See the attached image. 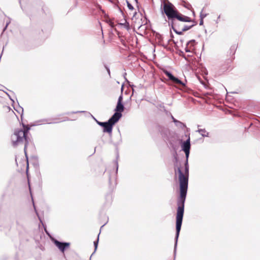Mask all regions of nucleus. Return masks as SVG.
I'll list each match as a JSON object with an SVG mask.
<instances>
[{
	"mask_svg": "<svg viewBox=\"0 0 260 260\" xmlns=\"http://www.w3.org/2000/svg\"><path fill=\"white\" fill-rule=\"evenodd\" d=\"M184 173H183L180 168H177V172L179 174V191L180 195L177 200V209L176 217V242L175 247H176L177 242L178 240L179 234L181 229L184 211V204L186 200L188 184V176H189V166L188 159H186L184 164ZM176 249V248H175Z\"/></svg>",
	"mask_w": 260,
	"mask_h": 260,
	"instance_id": "1",
	"label": "nucleus"
},
{
	"mask_svg": "<svg viewBox=\"0 0 260 260\" xmlns=\"http://www.w3.org/2000/svg\"><path fill=\"white\" fill-rule=\"evenodd\" d=\"M22 125L24 129H16L11 136V140L13 146L14 147L20 144H24V151H25L26 147L28 144L27 135L30 127L24 124ZM25 153H26V152H25ZM26 154V153H25V154Z\"/></svg>",
	"mask_w": 260,
	"mask_h": 260,
	"instance_id": "2",
	"label": "nucleus"
},
{
	"mask_svg": "<svg viewBox=\"0 0 260 260\" xmlns=\"http://www.w3.org/2000/svg\"><path fill=\"white\" fill-rule=\"evenodd\" d=\"M121 115L118 113H114V114L109 119V120L105 122L103 127V132L107 133L110 136L112 135L113 127L116 123L120 119Z\"/></svg>",
	"mask_w": 260,
	"mask_h": 260,
	"instance_id": "3",
	"label": "nucleus"
},
{
	"mask_svg": "<svg viewBox=\"0 0 260 260\" xmlns=\"http://www.w3.org/2000/svg\"><path fill=\"white\" fill-rule=\"evenodd\" d=\"M132 20L135 19L134 27L140 30H145L149 28L150 25L148 24L150 21L147 17H132Z\"/></svg>",
	"mask_w": 260,
	"mask_h": 260,
	"instance_id": "4",
	"label": "nucleus"
},
{
	"mask_svg": "<svg viewBox=\"0 0 260 260\" xmlns=\"http://www.w3.org/2000/svg\"><path fill=\"white\" fill-rule=\"evenodd\" d=\"M169 19V25H171V27L174 31L178 35H182L184 31H182V28L177 29V25L180 21H188L187 18L190 17H168Z\"/></svg>",
	"mask_w": 260,
	"mask_h": 260,
	"instance_id": "5",
	"label": "nucleus"
},
{
	"mask_svg": "<svg viewBox=\"0 0 260 260\" xmlns=\"http://www.w3.org/2000/svg\"><path fill=\"white\" fill-rule=\"evenodd\" d=\"M163 9L167 16H181L174 6L170 2L165 3Z\"/></svg>",
	"mask_w": 260,
	"mask_h": 260,
	"instance_id": "6",
	"label": "nucleus"
},
{
	"mask_svg": "<svg viewBox=\"0 0 260 260\" xmlns=\"http://www.w3.org/2000/svg\"><path fill=\"white\" fill-rule=\"evenodd\" d=\"M164 73L168 77L169 80L173 83L179 85L183 87H186V85L184 83L181 81L179 78L175 77L170 72L165 70L164 71Z\"/></svg>",
	"mask_w": 260,
	"mask_h": 260,
	"instance_id": "7",
	"label": "nucleus"
},
{
	"mask_svg": "<svg viewBox=\"0 0 260 260\" xmlns=\"http://www.w3.org/2000/svg\"><path fill=\"white\" fill-rule=\"evenodd\" d=\"M181 148L182 150L185 153L186 159H188L190 149V141L189 137L186 141L182 142L181 144Z\"/></svg>",
	"mask_w": 260,
	"mask_h": 260,
	"instance_id": "8",
	"label": "nucleus"
},
{
	"mask_svg": "<svg viewBox=\"0 0 260 260\" xmlns=\"http://www.w3.org/2000/svg\"><path fill=\"white\" fill-rule=\"evenodd\" d=\"M123 100V95L122 94L119 96L117 105L115 109V112L114 113H118L121 115V117H122L121 113L124 111V107L123 104H122Z\"/></svg>",
	"mask_w": 260,
	"mask_h": 260,
	"instance_id": "9",
	"label": "nucleus"
},
{
	"mask_svg": "<svg viewBox=\"0 0 260 260\" xmlns=\"http://www.w3.org/2000/svg\"><path fill=\"white\" fill-rule=\"evenodd\" d=\"M53 243L62 252H64L65 250L69 248L70 245L69 242H60L56 239L53 240Z\"/></svg>",
	"mask_w": 260,
	"mask_h": 260,
	"instance_id": "10",
	"label": "nucleus"
},
{
	"mask_svg": "<svg viewBox=\"0 0 260 260\" xmlns=\"http://www.w3.org/2000/svg\"><path fill=\"white\" fill-rule=\"evenodd\" d=\"M186 19L188 20V21H185V22L190 23V25L184 24L182 27V31H187L197 24V22L195 21L194 19H192L191 17Z\"/></svg>",
	"mask_w": 260,
	"mask_h": 260,
	"instance_id": "11",
	"label": "nucleus"
},
{
	"mask_svg": "<svg viewBox=\"0 0 260 260\" xmlns=\"http://www.w3.org/2000/svg\"><path fill=\"white\" fill-rule=\"evenodd\" d=\"M49 119H42L37 121H36L35 122V125H40L43 123H47L48 124H52V123H56V122H49Z\"/></svg>",
	"mask_w": 260,
	"mask_h": 260,
	"instance_id": "12",
	"label": "nucleus"
},
{
	"mask_svg": "<svg viewBox=\"0 0 260 260\" xmlns=\"http://www.w3.org/2000/svg\"><path fill=\"white\" fill-rule=\"evenodd\" d=\"M196 132H198L201 134V135L203 137H209V133L207 132V131L205 128H199Z\"/></svg>",
	"mask_w": 260,
	"mask_h": 260,
	"instance_id": "13",
	"label": "nucleus"
},
{
	"mask_svg": "<svg viewBox=\"0 0 260 260\" xmlns=\"http://www.w3.org/2000/svg\"><path fill=\"white\" fill-rule=\"evenodd\" d=\"M116 26L118 27H123L126 29H128L129 28V23L127 21V19H125V22L124 23H118L117 24H116Z\"/></svg>",
	"mask_w": 260,
	"mask_h": 260,
	"instance_id": "14",
	"label": "nucleus"
},
{
	"mask_svg": "<svg viewBox=\"0 0 260 260\" xmlns=\"http://www.w3.org/2000/svg\"><path fill=\"white\" fill-rule=\"evenodd\" d=\"M105 21L108 23L111 27L115 26L113 20L110 19V17H104Z\"/></svg>",
	"mask_w": 260,
	"mask_h": 260,
	"instance_id": "15",
	"label": "nucleus"
},
{
	"mask_svg": "<svg viewBox=\"0 0 260 260\" xmlns=\"http://www.w3.org/2000/svg\"><path fill=\"white\" fill-rule=\"evenodd\" d=\"M175 125L177 127L180 128L182 129H184L185 127H186V125L184 123H183L179 120L177 122H176V123H175Z\"/></svg>",
	"mask_w": 260,
	"mask_h": 260,
	"instance_id": "16",
	"label": "nucleus"
},
{
	"mask_svg": "<svg viewBox=\"0 0 260 260\" xmlns=\"http://www.w3.org/2000/svg\"><path fill=\"white\" fill-rule=\"evenodd\" d=\"M99 237H98V239L96 241H94L93 242V245H94V250L93 251V252L92 253V254L90 256V257L92 256V255L95 252L96 249H97V248H98V243H99Z\"/></svg>",
	"mask_w": 260,
	"mask_h": 260,
	"instance_id": "17",
	"label": "nucleus"
},
{
	"mask_svg": "<svg viewBox=\"0 0 260 260\" xmlns=\"http://www.w3.org/2000/svg\"><path fill=\"white\" fill-rule=\"evenodd\" d=\"M118 137V140L114 143V145L115 146H118L122 142V139H121V135L120 133L119 134Z\"/></svg>",
	"mask_w": 260,
	"mask_h": 260,
	"instance_id": "18",
	"label": "nucleus"
},
{
	"mask_svg": "<svg viewBox=\"0 0 260 260\" xmlns=\"http://www.w3.org/2000/svg\"><path fill=\"white\" fill-rule=\"evenodd\" d=\"M104 66L105 68L106 69V70H107L109 77H111V73H110V68L106 64H104Z\"/></svg>",
	"mask_w": 260,
	"mask_h": 260,
	"instance_id": "19",
	"label": "nucleus"
},
{
	"mask_svg": "<svg viewBox=\"0 0 260 260\" xmlns=\"http://www.w3.org/2000/svg\"><path fill=\"white\" fill-rule=\"evenodd\" d=\"M127 7L129 11H133L134 10V7L133 6L128 2H127Z\"/></svg>",
	"mask_w": 260,
	"mask_h": 260,
	"instance_id": "20",
	"label": "nucleus"
},
{
	"mask_svg": "<svg viewBox=\"0 0 260 260\" xmlns=\"http://www.w3.org/2000/svg\"><path fill=\"white\" fill-rule=\"evenodd\" d=\"M94 119H95V120L96 121V122L97 124H98L99 125H100V126H102V127H103V126H104L105 123V122H100V121H98V120H97L95 118H94Z\"/></svg>",
	"mask_w": 260,
	"mask_h": 260,
	"instance_id": "21",
	"label": "nucleus"
},
{
	"mask_svg": "<svg viewBox=\"0 0 260 260\" xmlns=\"http://www.w3.org/2000/svg\"><path fill=\"white\" fill-rule=\"evenodd\" d=\"M176 242V239L175 238V243ZM178 243V241L177 242V243ZM176 246H177V244L176 245ZM175 243L174 244V260H175V256L176 255V251H177V247H176V250H175Z\"/></svg>",
	"mask_w": 260,
	"mask_h": 260,
	"instance_id": "22",
	"label": "nucleus"
},
{
	"mask_svg": "<svg viewBox=\"0 0 260 260\" xmlns=\"http://www.w3.org/2000/svg\"><path fill=\"white\" fill-rule=\"evenodd\" d=\"M185 21H180V23H179L177 25V29H179L182 27V26L184 25L183 23H184Z\"/></svg>",
	"mask_w": 260,
	"mask_h": 260,
	"instance_id": "23",
	"label": "nucleus"
},
{
	"mask_svg": "<svg viewBox=\"0 0 260 260\" xmlns=\"http://www.w3.org/2000/svg\"><path fill=\"white\" fill-rule=\"evenodd\" d=\"M195 40H191L187 42V46H188L189 44H191L192 46H193L195 44Z\"/></svg>",
	"mask_w": 260,
	"mask_h": 260,
	"instance_id": "24",
	"label": "nucleus"
},
{
	"mask_svg": "<svg viewBox=\"0 0 260 260\" xmlns=\"http://www.w3.org/2000/svg\"><path fill=\"white\" fill-rule=\"evenodd\" d=\"M84 112V111H75V112H68L66 114H67V115H69L70 114H75V113H83Z\"/></svg>",
	"mask_w": 260,
	"mask_h": 260,
	"instance_id": "25",
	"label": "nucleus"
},
{
	"mask_svg": "<svg viewBox=\"0 0 260 260\" xmlns=\"http://www.w3.org/2000/svg\"><path fill=\"white\" fill-rule=\"evenodd\" d=\"M10 23V20H9V21H8V20H7V21L6 26H5V27L4 28V29H3V31H4L6 29V28H7V27L8 25H9V24Z\"/></svg>",
	"mask_w": 260,
	"mask_h": 260,
	"instance_id": "26",
	"label": "nucleus"
},
{
	"mask_svg": "<svg viewBox=\"0 0 260 260\" xmlns=\"http://www.w3.org/2000/svg\"><path fill=\"white\" fill-rule=\"evenodd\" d=\"M172 41V40L170 39V40H168V42H167V43L166 45H165V44H163L162 46L164 47H167V46L168 45V44L170 43V42ZM172 41H173L174 42V41L173 40H172Z\"/></svg>",
	"mask_w": 260,
	"mask_h": 260,
	"instance_id": "27",
	"label": "nucleus"
},
{
	"mask_svg": "<svg viewBox=\"0 0 260 260\" xmlns=\"http://www.w3.org/2000/svg\"><path fill=\"white\" fill-rule=\"evenodd\" d=\"M204 18V17H201V19H200V25H203V22H204V21H203V18Z\"/></svg>",
	"mask_w": 260,
	"mask_h": 260,
	"instance_id": "28",
	"label": "nucleus"
},
{
	"mask_svg": "<svg viewBox=\"0 0 260 260\" xmlns=\"http://www.w3.org/2000/svg\"><path fill=\"white\" fill-rule=\"evenodd\" d=\"M171 117L173 121L175 123V124L178 121V120L176 119L173 116H172Z\"/></svg>",
	"mask_w": 260,
	"mask_h": 260,
	"instance_id": "29",
	"label": "nucleus"
},
{
	"mask_svg": "<svg viewBox=\"0 0 260 260\" xmlns=\"http://www.w3.org/2000/svg\"><path fill=\"white\" fill-rule=\"evenodd\" d=\"M185 50L186 52H189L190 51V49L188 48L187 46L185 48Z\"/></svg>",
	"mask_w": 260,
	"mask_h": 260,
	"instance_id": "30",
	"label": "nucleus"
},
{
	"mask_svg": "<svg viewBox=\"0 0 260 260\" xmlns=\"http://www.w3.org/2000/svg\"><path fill=\"white\" fill-rule=\"evenodd\" d=\"M132 88V90H133V93H134V91H135V89H134V87H136V86L134 85H129Z\"/></svg>",
	"mask_w": 260,
	"mask_h": 260,
	"instance_id": "31",
	"label": "nucleus"
},
{
	"mask_svg": "<svg viewBox=\"0 0 260 260\" xmlns=\"http://www.w3.org/2000/svg\"><path fill=\"white\" fill-rule=\"evenodd\" d=\"M174 158H175V160H176V161H177L178 159H177V153H176V152H175V154L174 155Z\"/></svg>",
	"mask_w": 260,
	"mask_h": 260,
	"instance_id": "32",
	"label": "nucleus"
},
{
	"mask_svg": "<svg viewBox=\"0 0 260 260\" xmlns=\"http://www.w3.org/2000/svg\"><path fill=\"white\" fill-rule=\"evenodd\" d=\"M116 172H117L118 169V162L117 161H116Z\"/></svg>",
	"mask_w": 260,
	"mask_h": 260,
	"instance_id": "33",
	"label": "nucleus"
},
{
	"mask_svg": "<svg viewBox=\"0 0 260 260\" xmlns=\"http://www.w3.org/2000/svg\"><path fill=\"white\" fill-rule=\"evenodd\" d=\"M19 110H21V112H23V109L21 107H19Z\"/></svg>",
	"mask_w": 260,
	"mask_h": 260,
	"instance_id": "34",
	"label": "nucleus"
},
{
	"mask_svg": "<svg viewBox=\"0 0 260 260\" xmlns=\"http://www.w3.org/2000/svg\"><path fill=\"white\" fill-rule=\"evenodd\" d=\"M33 206H34V207L35 210V211H36V213L37 214V211H36V208H35V204H34V202H33Z\"/></svg>",
	"mask_w": 260,
	"mask_h": 260,
	"instance_id": "35",
	"label": "nucleus"
},
{
	"mask_svg": "<svg viewBox=\"0 0 260 260\" xmlns=\"http://www.w3.org/2000/svg\"><path fill=\"white\" fill-rule=\"evenodd\" d=\"M133 16H135V15L136 14V12H134L133 13Z\"/></svg>",
	"mask_w": 260,
	"mask_h": 260,
	"instance_id": "36",
	"label": "nucleus"
},
{
	"mask_svg": "<svg viewBox=\"0 0 260 260\" xmlns=\"http://www.w3.org/2000/svg\"><path fill=\"white\" fill-rule=\"evenodd\" d=\"M9 98H10V100H11L13 103L14 102V101L13 99H12L10 98V96H9Z\"/></svg>",
	"mask_w": 260,
	"mask_h": 260,
	"instance_id": "37",
	"label": "nucleus"
},
{
	"mask_svg": "<svg viewBox=\"0 0 260 260\" xmlns=\"http://www.w3.org/2000/svg\"><path fill=\"white\" fill-rule=\"evenodd\" d=\"M45 230V232H46V234H47V235H49V233L47 232V231L46 230Z\"/></svg>",
	"mask_w": 260,
	"mask_h": 260,
	"instance_id": "38",
	"label": "nucleus"
},
{
	"mask_svg": "<svg viewBox=\"0 0 260 260\" xmlns=\"http://www.w3.org/2000/svg\"><path fill=\"white\" fill-rule=\"evenodd\" d=\"M15 109V110H16V111H17V112H19V110H18V109Z\"/></svg>",
	"mask_w": 260,
	"mask_h": 260,
	"instance_id": "39",
	"label": "nucleus"
},
{
	"mask_svg": "<svg viewBox=\"0 0 260 260\" xmlns=\"http://www.w3.org/2000/svg\"><path fill=\"white\" fill-rule=\"evenodd\" d=\"M105 225V224H104V225H102L101 229Z\"/></svg>",
	"mask_w": 260,
	"mask_h": 260,
	"instance_id": "40",
	"label": "nucleus"
},
{
	"mask_svg": "<svg viewBox=\"0 0 260 260\" xmlns=\"http://www.w3.org/2000/svg\"><path fill=\"white\" fill-rule=\"evenodd\" d=\"M2 52H3V51H2ZM2 56V54H1L0 58H1Z\"/></svg>",
	"mask_w": 260,
	"mask_h": 260,
	"instance_id": "41",
	"label": "nucleus"
},
{
	"mask_svg": "<svg viewBox=\"0 0 260 260\" xmlns=\"http://www.w3.org/2000/svg\"><path fill=\"white\" fill-rule=\"evenodd\" d=\"M189 23V24H187V25H190V23Z\"/></svg>",
	"mask_w": 260,
	"mask_h": 260,
	"instance_id": "42",
	"label": "nucleus"
},
{
	"mask_svg": "<svg viewBox=\"0 0 260 260\" xmlns=\"http://www.w3.org/2000/svg\"><path fill=\"white\" fill-rule=\"evenodd\" d=\"M126 75V73H125L124 74V76H125Z\"/></svg>",
	"mask_w": 260,
	"mask_h": 260,
	"instance_id": "43",
	"label": "nucleus"
},
{
	"mask_svg": "<svg viewBox=\"0 0 260 260\" xmlns=\"http://www.w3.org/2000/svg\"><path fill=\"white\" fill-rule=\"evenodd\" d=\"M90 258H91L90 257Z\"/></svg>",
	"mask_w": 260,
	"mask_h": 260,
	"instance_id": "44",
	"label": "nucleus"
}]
</instances>
